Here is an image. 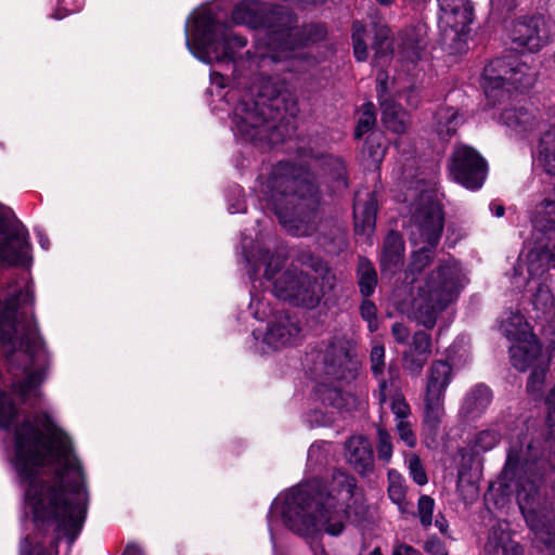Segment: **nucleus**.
I'll list each match as a JSON object with an SVG mask.
<instances>
[{
	"label": "nucleus",
	"mask_w": 555,
	"mask_h": 555,
	"mask_svg": "<svg viewBox=\"0 0 555 555\" xmlns=\"http://www.w3.org/2000/svg\"><path fill=\"white\" fill-rule=\"evenodd\" d=\"M56 541L52 542L49 548H44L41 542H36V544L31 546L33 540H30V538L27 537L21 543V555H56Z\"/></svg>",
	"instance_id": "nucleus-46"
},
{
	"label": "nucleus",
	"mask_w": 555,
	"mask_h": 555,
	"mask_svg": "<svg viewBox=\"0 0 555 555\" xmlns=\"http://www.w3.org/2000/svg\"><path fill=\"white\" fill-rule=\"evenodd\" d=\"M227 80H228V78L219 72L214 70L210 73L211 83L217 86L220 89H223L227 87Z\"/></svg>",
	"instance_id": "nucleus-62"
},
{
	"label": "nucleus",
	"mask_w": 555,
	"mask_h": 555,
	"mask_svg": "<svg viewBox=\"0 0 555 555\" xmlns=\"http://www.w3.org/2000/svg\"><path fill=\"white\" fill-rule=\"evenodd\" d=\"M250 296L248 309L251 315L267 322L264 328L259 327L253 331V336L260 344V349L266 352L295 345L300 334L298 319L286 311L274 312L270 304L257 294L251 293Z\"/></svg>",
	"instance_id": "nucleus-12"
},
{
	"label": "nucleus",
	"mask_w": 555,
	"mask_h": 555,
	"mask_svg": "<svg viewBox=\"0 0 555 555\" xmlns=\"http://www.w3.org/2000/svg\"><path fill=\"white\" fill-rule=\"evenodd\" d=\"M34 288L21 285L17 275L11 276L5 297L0 302V348L10 371L21 370L24 379L12 384V392L24 404L34 406L41 397L40 385L47 377L50 356L38 333L34 319Z\"/></svg>",
	"instance_id": "nucleus-4"
},
{
	"label": "nucleus",
	"mask_w": 555,
	"mask_h": 555,
	"mask_svg": "<svg viewBox=\"0 0 555 555\" xmlns=\"http://www.w3.org/2000/svg\"><path fill=\"white\" fill-rule=\"evenodd\" d=\"M509 38L515 49L530 53L539 51L548 42L544 18L534 15L516 20L511 28Z\"/></svg>",
	"instance_id": "nucleus-18"
},
{
	"label": "nucleus",
	"mask_w": 555,
	"mask_h": 555,
	"mask_svg": "<svg viewBox=\"0 0 555 555\" xmlns=\"http://www.w3.org/2000/svg\"><path fill=\"white\" fill-rule=\"evenodd\" d=\"M317 393L324 408L330 411L314 409L307 414V422L313 426H331L335 422V413L339 411L350 410L354 404V397L350 393L343 392L335 387L320 386Z\"/></svg>",
	"instance_id": "nucleus-19"
},
{
	"label": "nucleus",
	"mask_w": 555,
	"mask_h": 555,
	"mask_svg": "<svg viewBox=\"0 0 555 555\" xmlns=\"http://www.w3.org/2000/svg\"><path fill=\"white\" fill-rule=\"evenodd\" d=\"M378 81V99L382 108V120L385 127L395 132V133H403L408 129L410 124L409 114L396 102L388 99L385 94L386 92V75L384 72H380L377 75Z\"/></svg>",
	"instance_id": "nucleus-22"
},
{
	"label": "nucleus",
	"mask_w": 555,
	"mask_h": 555,
	"mask_svg": "<svg viewBox=\"0 0 555 555\" xmlns=\"http://www.w3.org/2000/svg\"><path fill=\"white\" fill-rule=\"evenodd\" d=\"M396 433L399 440L409 449H414L417 446V436L414 430V425L410 421L395 424Z\"/></svg>",
	"instance_id": "nucleus-45"
},
{
	"label": "nucleus",
	"mask_w": 555,
	"mask_h": 555,
	"mask_svg": "<svg viewBox=\"0 0 555 555\" xmlns=\"http://www.w3.org/2000/svg\"><path fill=\"white\" fill-rule=\"evenodd\" d=\"M122 555H144L142 548L135 543H129Z\"/></svg>",
	"instance_id": "nucleus-64"
},
{
	"label": "nucleus",
	"mask_w": 555,
	"mask_h": 555,
	"mask_svg": "<svg viewBox=\"0 0 555 555\" xmlns=\"http://www.w3.org/2000/svg\"><path fill=\"white\" fill-rule=\"evenodd\" d=\"M485 555H522L520 545L512 539L508 525L493 526L485 545Z\"/></svg>",
	"instance_id": "nucleus-25"
},
{
	"label": "nucleus",
	"mask_w": 555,
	"mask_h": 555,
	"mask_svg": "<svg viewBox=\"0 0 555 555\" xmlns=\"http://www.w3.org/2000/svg\"><path fill=\"white\" fill-rule=\"evenodd\" d=\"M501 118L508 128L518 133L531 130L535 120L533 113L525 107L507 108L502 113Z\"/></svg>",
	"instance_id": "nucleus-34"
},
{
	"label": "nucleus",
	"mask_w": 555,
	"mask_h": 555,
	"mask_svg": "<svg viewBox=\"0 0 555 555\" xmlns=\"http://www.w3.org/2000/svg\"><path fill=\"white\" fill-rule=\"evenodd\" d=\"M537 162L547 175L555 176V125L541 138Z\"/></svg>",
	"instance_id": "nucleus-33"
},
{
	"label": "nucleus",
	"mask_w": 555,
	"mask_h": 555,
	"mask_svg": "<svg viewBox=\"0 0 555 555\" xmlns=\"http://www.w3.org/2000/svg\"><path fill=\"white\" fill-rule=\"evenodd\" d=\"M487 173V162L475 149L468 145L454 149L449 164V175L453 181L476 191L483 185Z\"/></svg>",
	"instance_id": "nucleus-17"
},
{
	"label": "nucleus",
	"mask_w": 555,
	"mask_h": 555,
	"mask_svg": "<svg viewBox=\"0 0 555 555\" xmlns=\"http://www.w3.org/2000/svg\"><path fill=\"white\" fill-rule=\"evenodd\" d=\"M406 486L403 476L395 469L388 470V496L399 506L401 512H406L405 501Z\"/></svg>",
	"instance_id": "nucleus-38"
},
{
	"label": "nucleus",
	"mask_w": 555,
	"mask_h": 555,
	"mask_svg": "<svg viewBox=\"0 0 555 555\" xmlns=\"http://www.w3.org/2000/svg\"><path fill=\"white\" fill-rule=\"evenodd\" d=\"M392 555H422L417 550L404 543H398L392 551Z\"/></svg>",
	"instance_id": "nucleus-60"
},
{
	"label": "nucleus",
	"mask_w": 555,
	"mask_h": 555,
	"mask_svg": "<svg viewBox=\"0 0 555 555\" xmlns=\"http://www.w3.org/2000/svg\"><path fill=\"white\" fill-rule=\"evenodd\" d=\"M434 120L435 130L442 140H449L463 124L462 116L450 106L438 108Z\"/></svg>",
	"instance_id": "nucleus-32"
},
{
	"label": "nucleus",
	"mask_w": 555,
	"mask_h": 555,
	"mask_svg": "<svg viewBox=\"0 0 555 555\" xmlns=\"http://www.w3.org/2000/svg\"><path fill=\"white\" fill-rule=\"evenodd\" d=\"M365 28L362 23L356 21L352 25V42L364 40Z\"/></svg>",
	"instance_id": "nucleus-61"
},
{
	"label": "nucleus",
	"mask_w": 555,
	"mask_h": 555,
	"mask_svg": "<svg viewBox=\"0 0 555 555\" xmlns=\"http://www.w3.org/2000/svg\"><path fill=\"white\" fill-rule=\"evenodd\" d=\"M376 116L374 105L372 103H364L361 107L360 117L356 127L354 135L361 139L375 125Z\"/></svg>",
	"instance_id": "nucleus-42"
},
{
	"label": "nucleus",
	"mask_w": 555,
	"mask_h": 555,
	"mask_svg": "<svg viewBox=\"0 0 555 555\" xmlns=\"http://www.w3.org/2000/svg\"><path fill=\"white\" fill-rule=\"evenodd\" d=\"M531 223L533 229L542 234L555 231V183L545 197L535 206Z\"/></svg>",
	"instance_id": "nucleus-28"
},
{
	"label": "nucleus",
	"mask_w": 555,
	"mask_h": 555,
	"mask_svg": "<svg viewBox=\"0 0 555 555\" xmlns=\"http://www.w3.org/2000/svg\"><path fill=\"white\" fill-rule=\"evenodd\" d=\"M454 377V372L448 361L436 360L428 369L424 392L446 397V391Z\"/></svg>",
	"instance_id": "nucleus-29"
},
{
	"label": "nucleus",
	"mask_w": 555,
	"mask_h": 555,
	"mask_svg": "<svg viewBox=\"0 0 555 555\" xmlns=\"http://www.w3.org/2000/svg\"><path fill=\"white\" fill-rule=\"evenodd\" d=\"M357 276L361 295L364 297L373 295L377 285V272L374 264L367 258H359Z\"/></svg>",
	"instance_id": "nucleus-35"
},
{
	"label": "nucleus",
	"mask_w": 555,
	"mask_h": 555,
	"mask_svg": "<svg viewBox=\"0 0 555 555\" xmlns=\"http://www.w3.org/2000/svg\"><path fill=\"white\" fill-rule=\"evenodd\" d=\"M408 350L428 359L431 353L430 335L424 331L415 332L412 337L411 346Z\"/></svg>",
	"instance_id": "nucleus-44"
},
{
	"label": "nucleus",
	"mask_w": 555,
	"mask_h": 555,
	"mask_svg": "<svg viewBox=\"0 0 555 555\" xmlns=\"http://www.w3.org/2000/svg\"><path fill=\"white\" fill-rule=\"evenodd\" d=\"M405 463L410 473V476L418 486H424L427 483L428 478L425 470V467L418 455L415 453L408 454L405 456Z\"/></svg>",
	"instance_id": "nucleus-43"
},
{
	"label": "nucleus",
	"mask_w": 555,
	"mask_h": 555,
	"mask_svg": "<svg viewBox=\"0 0 555 555\" xmlns=\"http://www.w3.org/2000/svg\"><path fill=\"white\" fill-rule=\"evenodd\" d=\"M386 147L383 142L382 134L372 133L369 135L365 142L363 153L367 156L371 162L377 166L382 163L385 156Z\"/></svg>",
	"instance_id": "nucleus-41"
},
{
	"label": "nucleus",
	"mask_w": 555,
	"mask_h": 555,
	"mask_svg": "<svg viewBox=\"0 0 555 555\" xmlns=\"http://www.w3.org/2000/svg\"><path fill=\"white\" fill-rule=\"evenodd\" d=\"M350 512L356 515L363 512L362 495L350 474L337 470L328 481L313 479L301 482L272 502L268 514L271 540L274 541V517H281L285 527L295 534L312 539L322 530L333 537L339 535Z\"/></svg>",
	"instance_id": "nucleus-3"
},
{
	"label": "nucleus",
	"mask_w": 555,
	"mask_h": 555,
	"mask_svg": "<svg viewBox=\"0 0 555 555\" xmlns=\"http://www.w3.org/2000/svg\"><path fill=\"white\" fill-rule=\"evenodd\" d=\"M185 44L190 52L206 64H233L234 79H238L240 51L247 40L234 34L225 24L218 23L209 11L199 13L194 20L192 40L185 26Z\"/></svg>",
	"instance_id": "nucleus-10"
},
{
	"label": "nucleus",
	"mask_w": 555,
	"mask_h": 555,
	"mask_svg": "<svg viewBox=\"0 0 555 555\" xmlns=\"http://www.w3.org/2000/svg\"><path fill=\"white\" fill-rule=\"evenodd\" d=\"M325 442L313 443L308 450V461L314 464H324L326 462Z\"/></svg>",
	"instance_id": "nucleus-55"
},
{
	"label": "nucleus",
	"mask_w": 555,
	"mask_h": 555,
	"mask_svg": "<svg viewBox=\"0 0 555 555\" xmlns=\"http://www.w3.org/2000/svg\"><path fill=\"white\" fill-rule=\"evenodd\" d=\"M231 16L236 25L264 30V36L258 38V41H263L268 46L267 50L257 48L254 55L249 51L245 53L250 69L254 65L257 68H263L271 63L289 57L311 39V30L314 28L313 26L298 28L291 13L275 9L268 10L264 4L257 1L238 3Z\"/></svg>",
	"instance_id": "nucleus-7"
},
{
	"label": "nucleus",
	"mask_w": 555,
	"mask_h": 555,
	"mask_svg": "<svg viewBox=\"0 0 555 555\" xmlns=\"http://www.w3.org/2000/svg\"><path fill=\"white\" fill-rule=\"evenodd\" d=\"M385 357L386 351L384 345L379 343L375 344L370 352L371 372L374 377H378V375L385 372Z\"/></svg>",
	"instance_id": "nucleus-49"
},
{
	"label": "nucleus",
	"mask_w": 555,
	"mask_h": 555,
	"mask_svg": "<svg viewBox=\"0 0 555 555\" xmlns=\"http://www.w3.org/2000/svg\"><path fill=\"white\" fill-rule=\"evenodd\" d=\"M35 233L41 248L48 250L50 248V241L44 231L40 228H35Z\"/></svg>",
	"instance_id": "nucleus-63"
},
{
	"label": "nucleus",
	"mask_w": 555,
	"mask_h": 555,
	"mask_svg": "<svg viewBox=\"0 0 555 555\" xmlns=\"http://www.w3.org/2000/svg\"><path fill=\"white\" fill-rule=\"evenodd\" d=\"M360 313L362 319L367 323V328L371 333H374L378 330V320H377V308L375 304L371 300H363L360 306Z\"/></svg>",
	"instance_id": "nucleus-52"
},
{
	"label": "nucleus",
	"mask_w": 555,
	"mask_h": 555,
	"mask_svg": "<svg viewBox=\"0 0 555 555\" xmlns=\"http://www.w3.org/2000/svg\"><path fill=\"white\" fill-rule=\"evenodd\" d=\"M388 34V29L382 28L376 35V42L373 44L375 50L374 62L378 65H384L390 60L392 49Z\"/></svg>",
	"instance_id": "nucleus-39"
},
{
	"label": "nucleus",
	"mask_w": 555,
	"mask_h": 555,
	"mask_svg": "<svg viewBox=\"0 0 555 555\" xmlns=\"http://www.w3.org/2000/svg\"><path fill=\"white\" fill-rule=\"evenodd\" d=\"M501 438L502 430L498 424L485 428L474 436L470 442L472 451L476 454L488 452L498 446Z\"/></svg>",
	"instance_id": "nucleus-37"
},
{
	"label": "nucleus",
	"mask_w": 555,
	"mask_h": 555,
	"mask_svg": "<svg viewBox=\"0 0 555 555\" xmlns=\"http://www.w3.org/2000/svg\"><path fill=\"white\" fill-rule=\"evenodd\" d=\"M466 284V275L457 260H441L424 285L417 287V295L411 302L401 305V310L423 326L433 328L438 314L457 299Z\"/></svg>",
	"instance_id": "nucleus-9"
},
{
	"label": "nucleus",
	"mask_w": 555,
	"mask_h": 555,
	"mask_svg": "<svg viewBox=\"0 0 555 555\" xmlns=\"http://www.w3.org/2000/svg\"><path fill=\"white\" fill-rule=\"evenodd\" d=\"M413 218L421 241L428 246H422L413 253L412 260L405 272V278L410 283H414L416 275L433 260L434 248L440 241L444 224L441 206L435 201L426 202L417 209Z\"/></svg>",
	"instance_id": "nucleus-15"
},
{
	"label": "nucleus",
	"mask_w": 555,
	"mask_h": 555,
	"mask_svg": "<svg viewBox=\"0 0 555 555\" xmlns=\"http://www.w3.org/2000/svg\"><path fill=\"white\" fill-rule=\"evenodd\" d=\"M402 360L405 371H408L412 376H420L428 359L406 350L403 353Z\"/></svg>",
	"instance_id": "nucleus-50"
},
{
	"label": "nucleus",
	"mask_w": 555,
	"mask_h": 555,
	"mask_svg": "<svg viewBox=\"0 0 555 555\" xmlns=\"http://www.w3.org/2000/svg\"><path fill=\"white\" fill-rule=\"evenodd\" d=\"M254 190L292 235L308 236L317 230L321 192L304 167L279 162L257 177Z\"/></svg>",
	"instance_id": "nucleus-5"
},
{
	"label": "nucleus",
	"mask_w": 555,
	"mask_h": 555,
	"mask_svg": "<svg viewBox=\"0 0 555 555\" xmlns=\"http://www.w3.org/2000/svg\"><path fill=\"white\" fill-rule=\"evenodd\" d=\"M491 401V389L483 384H478L466 393L461 411L467 416L478 417L488 409Z\"/></svg>",
	"instance_id": "nucleus-30"
},
{
	"label": "nucleus",
	"mask_w": 555,
	"mask_h": 555,
	"mask_svg": "<svg viewBox=\"0 0 555 555\" xmlns=\"http://www.w3.org/2000/svg\"><path fill=\"white\" fill-rule=\"evenodd\" d=\"M405 98L408 105L412 107H417L420 104L421 98L417 90L414 87H409L402 94Z\"/></svg>",
	"instance_id": "nucleus-58"
},
{
	"label": "nucleus",
	"mask_w": 555,
	"mask_h": 555,
	"mask_svg": "<svg viewBox=\"0 0 555 555\" xmlns=\"http://www.w3.org/2000/svg\"><path fill=\"white\" fill-rule=\"evenodd\" d=\"M438 4L440 27L444 31L452 33V40H461V37L468 31L474 18L469 0H438Z\"/></svg>",
	"instance_id": "nucleus-20"
},
{
	"label": "nucleus",
	"mask_w": 555,
	"mask_h": 555,
	"mask_svg": "<svg viewBox=\"0 0 555 555\" xmlns=\"http://www.w3.org/2000/svg\"><path fill=\"white\" fill-rule=\"evenodd\" d=\"M31 261L27 228L10 207L0 204V263L28 267Z\"/></svg>",
	"instance_id": "nucleus-16"
},
{
	"label": "nucleus",
	"mask_w": 555,
	"mask_h": 555,
	"mask_svg": "<svg viewBox=\"0 0 555 555\" xmlns=\"http://www.w3.org/2000/svg\"><path fill=\"white\" fill-rule=\"evenodd\" d=\"M243 256L248 266V275L256 281L261 267H264L263 276L272 282L273 295L296 307L314 308L321 299L317 279L297 269H288L275 275L284 264L285 256L276 253L270 254L261 245L249 248L247 238L242 240Z\"/></svg>",
	"instance_id": "nucleus-8"
},
{
	"label": "nucleus",
	"mask_w": 555,
	"mask_h": 555,
	"mask_svg": "<svg viewBox=\"0 0 555 555\" xmlns=\"http://www.w3.org/2000/svg\"><path fill=\"white\" fill-rule=\"evenodd\" d=\"M57 10L51 16L62 20L68 14L79 12L82 9L83 0H57Z\"/></svg>",
	"instance_id": "nucleus-53"
},
{
	"label": "nucleus",
	"mask_w": 555,
	"mask_h": 555,
	"mask_svg": "<svg viewBox=\"0 0 555 555\" xmlns=\"http://www.w3.org/2000/svg\"><path fill=\"white\" fill-rule=\"evenodd\" d=\"M435 501L428 495H421L417 502V515L424 528L433 524Z\"/></svg>",
	"instance_id": "nucleus-48"
},
{
	"label": "nucleus",
	"mask_w": 555,
	"mask_h": 555,
	"mask_svg": "<svg viewBox=\"0 0 555 555\" xmlns=\"http://www.w3.org/2000/svg\"><path fill=\"white\" fill-rule=\"evenodd\" d=\"M391 334L398 344H405L410 337L409 328L403 323L399 322L392 324Z\"/></svg>",
	"instance_id": "nucleus-57"
},
{
	"label": "nucleus",
	"mask_w": 555,
	"mask_h": 555,
	"mask_svg": "<svg viewBox=\"0 0 555 555\" xmlns=\"http://www.w3.org/2000/svg\"><path fill=\"white\" fill-rule=\"evenodd\" d=\"M377 214V199L375 192H357L353 203L354 228L358 233L367 237L375 230Z\"/></svg>",
	"instance_id": "nucleus-24"
},
{
	"label": "nucleus",
	"mask_w": 555,
	"mask_h": 555,
	"mask_svg": "<svg viewBox=\"0 0 555 555\" xmlns=\"http://www.w3.org/2000/svg\"><path fill=\"white\" fill-rule=\"evenodd\" d=\"M346 463L361 477L375 472V456L371 441L364 435H352L344 442Z\"/></svg>",
	"instance_id": "nucleus-21"
},
{
	"label": "nucleus",
	"mask_w": 555,
	"mask_h": 555,
	"mask_svg": "<svg viewBox=\"0 0 555 555\" xmlns=\"http://www.w3.org/2000/svg\"><path fill=\"white\" fill-rule=\"evenodd\" d=\"M321 166L324 173L334 182L336 191L345 190L348 186L346 166L339 157L333 155L322 156Z\"/></svg>",
	"instance_id": "nucleus-36"
},
{
	"label": "nucleus",
	"mask_w": 555,
	"mask_h": 555,
	"mask_svg": "<svg viewBox=\"0 0 555 555\" xmlns=\"http://www.w3.org/2000/svg\"><path fill=\"white\" fill-rule=\"evenodd\" d=\"M500 328L509 340L521 341L530 336V325L520 312H505Z\"/></svg>",
	"instance_id": "nucleus-31"
},
{
	"label": "nucleus",
	"mask_w": 555,
	"mask_h": 555,
	"mask_svg": "<svg viewBox=\"0 0 555 555\" xmlns=\"http://www.w3.org/2000/svg\"><path fill=\"white\" fill-rule=\"evenodd\" d=\"M537 70L514 54L492 60L482 74V88L488 102L496 105L509 98L512 90L525 91L537 80Z\"/></svg>",
	"instance_id": "nucleus-11"
},
{
	"label": "nucleus",
	"mask_w": 555,
	"mask_h": 555,
	"mask_svg": "<svg viewBox=\"0 0 555 555\" xmlns=\"http://www.w3.org/2000/svg\"><path fill=\"white\" fill-rule=\"evenodd\" d=\"M446 397L424 392L422 433L426 440L435 441L446 416Z\"/></svg>",
	"instance_id": "nucleus-23"
},
{
	"label": "nucleus",
	"mask_w": 555,
	"mask_h": 555,
	"mask_svg": "<svg viewBox=\"0 0 555 555\" xmlns=\"http://www.w3.org/2000/svg\"><path fill=\"white\" fill-rule=\"evenodd\" d=\"M390 410L395 417V424L410 421L412 415L411 408L402 396H396L390 404Z\"/></svg>",
	"instance_id": "nucleus-51"
},
{
	"label": "nucleus",
	"mask_w": 555,
	"mask_h": 555,
	"mask_svg": "<svg viewBox=\"0 0 555 555\" xmlns=\"http://www.w3.org/2000/svg\"><path fill=\"white\" fill-rule=\"evenodd\" d=\"M18 410L11 395L0 391V428L10 430L9 460L39 531L54 527L69 546L79 535L89 507V492L80 462L68 435L41 412L16 423Z\"/></svg>",
	"instance_id": "nucleus-1"
},
{
	"label": "nucleus",
	"mask_w": 555,
	"mask_h": 555,
	"mask_svg": "<svg viewBox=\"0 0 555 555\" xmlns=\"http://www.w3.org/2000/svg\"><path fill=\"white\" fill-rule=\"evenodd\" d=\"M237 85L223 95L233 106L231 120L235 137L249 142L278 144L285 138V124L298 113L297 101L285 85L269 77L257 88L243 90Z\"/></svg>",
	"instance_id": "nucleus-6"
},
{
	"label": "nucleus",
	"mask_w": 555,
	"mask_h": 555,
	"mask_svg": "<svg viewBox=\"0 0 555 555\" xmlns=\"http://www.w3.org/2000/svg\"><path fill=\"white\" fill-rule=\"evenodd\" d=\"M545 403L547 436L540 440L522 435L508 451L504 473L516 478L517 504L534 534L533 546L555 555V512L545 486L555 481V386Z\"/></svg>",
	"instance_id": "nucleus-2"
},
{
	"label": "nucleus",
	"mask_w": 555,
	"mask_h": 555,
	"mask_svg": "<svg viewBox=\"0 0 555 555\" xmlns=\"http://www.w3.org/2000/svg\"><path fill=\"white\" fill-rule=\"evenodd\" d=\"M353 53L356 59L360 62L367 59V47L364 40L353 42Z\"/></svg>",
	"instance_id": "nucleus-59"
},
{
	"label": "nucleus",
	"mask_w": 555,
	"mask_h": 555,
	"mask_svg": "<svg viewBox=\"0 0 555 555\" xmlns=\"http://www.w3.org/2000/svg\"><path fill=\"white\" fill-rule=\"evenodd\" d=\"M389 378L385 377V372H383L378 377H374L377 380L378 388L374 391V397L378 400V403L383 405L387 400V389L389 384L393 378V371L389 367L388 371Z\"/></svg>",
	"instance_id": "nucleus-54"
},
{
	"label": "nucleus",
	"mask_w": 555,
	"mask_h": 555,
	"mask_svg": "<svg viewBox=\"0 0 555 555\" xmlns=\"http://www.w3.org/2000/svg\"><path fill=\"white\" fill-rule=\"evenodd\" d=\"M352 345L344 337H335L320 349L306 356V364L315 377L350 383L361 369L358 359L351 353Z\"/></svg>",
	"instance_id": "nucleus-13"
},
{
	"label": "nucleus",
	"mask_w": 555,
	"mask_h": 555,
	"mask_svg": "<svg viewBox=\"0 0 555 555\" xmlns=\"http://www.w3.org/2000/svg\"><path fill=\"white\" fill-rule=\"evenodd\" d=\"M548 261L555 269V245L550 256L535 250L529 251L525 260L519 258L511 281L515 289L530 292L534 297L533 304L543 308L553 302Z\"/></svg>",
	"instance_id": "nucleus-14"
},
{
	"label": "nucleus",
	"mask_w": 555,
	"mask_h": 555,
	"mask_svg": "<svg viewBox=\"0 0 555 555\" xmlns=\"http://www.w3.org/2000/svg\"><path fill=\"white\" fill-rule=\"evenodd\" d=\"M404 243L398 232L390 231L385 237L380 254L383 273L395 274L403 263Z\"/></svg>",
	"instance_id": "nucleus-26"
},
{
	"label": "nucleus",
	"mask_w": 555,
	"mask_h": 555,
	"mask_svg": "<svg viewBox=\"0 0 555 555\" xmlns=\"http://www.w3.org/2000/svg\"><path fill=\"white\" fill-rule=\"evenodd\" d=\"M547 372V366L543 363L540 365H537L532 372L529 375L528 383H527V389L528 391L535 396H540L542 391V386L545 380Z\"/></svg>",
	"instance_id": "nucleus-47"
},
{
	"label": "nucleus",
	"mask_w": 555,
	"mask_h": 555,
	"mask_svg": "<svg viewBox=\"0 0 555 555\" xmlns=\"http://www.w3.org/2000/svg\"><path fill=\"white\" fill-rule=\"evenodd\" d=\"M509 356L512 365L519 372H525L539 361L542 348L539 341L531 337V339L516 341L509 348Z\"/></svg>",
	"instance_id": "nucleus-27"
},
{
	"label": "nucleus",
	"mask_w": 555,
	"mask_h": 555,
	"mask_svg": "<svg viewBox=\"0 0 555 555\" xmlns=\"http://www.w3.org/2000/svg\"><path fill=\"white\" fill-rule=\"evenodd\" d=\"M424 551L429 555H448L444 543L437 537H429L426 540Z\"/></svg>",
	"instance_id": "nucleus-56"
},
{
	"label": "nucleus",
	"mask_w": 555,
	"mask_h": 555,
	"mask_svg": "<svg viewBox=\"0 0 555 555\" xmlns=\"http://www.w3.org/2000/svg\"><path fill=\"white\" fill-rule=\"evenodd\" d=\"M377 434V457L384 464H389L393 454L392 437L388 430L382 426L376 429Z\"/></svg>",
	"instance_id": "nucleus-40"
}]
</instances>
